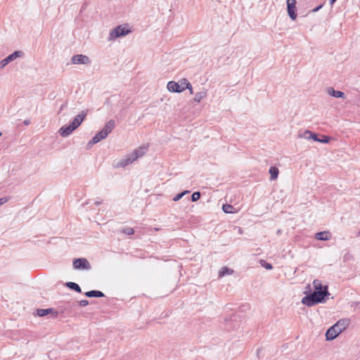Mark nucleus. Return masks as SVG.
Masks as SVG:
<instances>
[{
    "label": "nucleus",
    "mask_w": 360,
    "mask_h": 360,
    "mask_svg": "<svg viewBox=\"0 0 360 360\" xmlns=\"http://www.w3.org/2000/svg\"><path fill=\"white\" fill-rule=\"evenodd\" d=\"M328 295V286L325 285L323 290L314 291L304 296L302 299V303L307 307H313L319 303L324 302V297Z\"/></svg>",
    "instance_id": "f257e3e1"
},
{
    "label": "nucleus",
    "mask_w": 360,
    "mask_h": 360,
    "mask_svg": "<svg viewBox=\"0 0 360 360\" xmlns=\"http://www.w3.org/2000/svg\"><path fill=\"white\" fill-rule=\"evenodd\" d=\"M148 150V148L146 146H140L139 148L134 150L132 153L129 154L127 156L120 159L117 162L115 163V167H124L135 160H136L138 158H141L145 155Z\"/></svg>",
    "instance_id": "f03ea898"
},
{
    "label": "nucleus",
    "mask_w": 360,
    "mask_h": 360,
    "mask_svg": "<svg viewBox=\"0 0 360 360\" xmlns=\"http://www.w3.org/2000/svg\"><path fill=\"white\" fill-rule=\"evenodd\" d=\"M349 319H342L339 320L335 324L329 328L326 333L327 340H333L349 325Z\"/></svg>",
    "instance_id": "7ed1b4c3"
},
{
    "label": "nucleus",
    "mask_w": 360,
    "mask_h": 360,
    "mask_svg": "<svg viewBox=\"0 0 360 360\" xmlns=\"http://www.w3.org/2000/svg\"><path fill=\"white\" fill-rule=\"evenodd\" d=\"M299 138L305 139L307 140L313 139L314 141L327 143L330 141V138L328 136H323L321 140H319L316 134L309 130L304 131L302 134H299Z\"/></svg>",
    "instance_id": "20e7f679"
},
{
    "label": "nucleus",
    "mask_w": 360,
    "mask_h": 360,
    "mask_svg": "<svg viewBox=\"0 0 360 360\" xmlns=\"http://www.w3.org/2000/svg\"><path fill=\"white\" fill-rule=\"evenodd\" d=\"M130 32L131 30L128 28L127 25H119L111 30L109 39H115L120 37L126 36Z\"/></svg>",
    "instance_id": "39448f33"
},
{
    "label": "nucleus",
    "mask_w": 360,
    "mask_h": 360,
    "mask_svg": "<svg viewBox=\"0 0 360 360\" xmlns=\"http://www.w3.org/2000/svg\"><path fill=\"white\" fill-rule=\"evenodd\" d=\"M186 79L184 78L181 79L179 82H176L174 81H170L167 83V89L170 92H175V93H181L184 91V82L186 81Z\"/></svg>",
    "instance_id": "423d86ee"
},
{
    "label": "nucleus",
    "mask_w": 360,
    "mask_h": 360,
    "mask_svg": "<svg viewBox=\"0 0 360 360\" xmlns=\"http://www.w3.org/2000/svg\"><path fill=\"white\" fill-rule=\"evenodd\" d=\"M73 268L77 270H89L91 264L86 258H77L73 260Z\"/></svg>",
    "instance_id": "0eeeda50"
},
{
    "label": "nucleus",
    "mask_w": 360,
    "mask_h": 360,
    "mask_svg": "<svg viewBox=\"0 0 360 360\" xmlns=\"http://www.w3.org/2000/svg\"><path fill=\"white\" fill-rule=\"evenodd\" d=\"M22 52L20 51H15L13 53L8 56L0 62V69L5 68L8 63L14 60L15 58L22 56Z\"/></svg>",
    "instance_id": "6e6552de"
},
{
    "label": "nucleus",
    "mask_w": 360,
    "mask_h": 360,
    "mask_svg": "<svg viewBox=\"0 0 360 360\" xmlns=\"http://www.w3.org/2000/svg\"><path fill=\"white\" fill-rule=\"evenodd\" d=\"M287 11L289 17L292 20H295L297 18L296 14V0H287Z\"/></svg>",
    "instance_id": "1a4fd4ad"
},
{
    "label": "nucleus",
    "mask_w": 360,
    "mask_h": 360,
    "mask_svg": "<svg viewBox=\"0 0 360 360\" xmlns=\"http://www.w3.org/2000/svg\"><path fill=\"white\" fill-rule=\"evenodd\" d=\"M71 62L73 64H89L91 61L87 56L78 54L72 57Z\"/></svg>",
    "instance_id": "9d476101"
},
{
    "label": "nucleus",
    "mask_w": 360,
    "mask_h": 360,
    "mask_svg": "<svg viewBox=\"0 0 360 360\" xmlns=\"http://www.w3.org/2000/svg\"><path fill=\"white\" fill-rule=\"evenodd\" d=\"M86 115V112H82L80 114L77 115L71 122V125L73 127V129H77L83 122L85 117Z\"/></svg>",
    "instance_id": "9b49d317"
},
{
    "label": "nucleus",
    "mask_w": 360,
    "mask_h": 360,
    "mask_svg": "<svg viewBox=\"0 0 360 360\" xmlns=\"http://www.w3.org/2000/svg\"><path fill=\"white\" fill-rule=\"evenodd\" d=\"M108 136L105 134V133L101 130L98 132L93 139L88 143V146H91L94 144H96L101 141V140L105 139Z\"/></svg>",
    "instance_id": "f8f14e48"
},
{
    "label": "nucleus",
    "mask_w": 360,
    "mask_h": 360,
    "mask_svg": "<svg viewBox=\"0 0 360 360\" xmlns=\"http://www.w3.org/2000/svg\"><path fill=\"white\" fill-rule=\"evenodd\" d=\"M74 130H75V129H73V127L71 124H70L68 126H63L62 127H60L58 132L61 136L67 137L69 135H70Z\"/></svg>",
    "instance_id": "ddd939ff"
},
{
    "label": "nucleus",
    "mask_w": 360,
    "mask_h": 360,
    "mask_svg": "<svg viewBox=\"0 0 360 360\" xmlns=\"http://www.w3.org/2000/svg\"><path fill=\"white\" fill-rule=\"evenodd\" d=\"M115 126V122L113 120H109L103 127L102 131L105 133V135L108 136V134L112 131Z\"/></svg>",
    "instance_id": "4468645a"
},
{
    "label": "nucleus",
    "mask_w": 360,
    "mask_h": 360,
    "mask_svg": "<svg viewBox=\"0 0 360 360\" xmlns=\"http://www.w3.org/2000/svg\"><path fill=\"white\" fill-rule=\"evenodd\" d=\"M54 313V317H56L58 315L57 311H53V309L52 308L49 309H39L37 310V314L39 316H46L49 314Z\"/></svg>",
    "instance_id": "2eb2a0df"
},
{
    "label": "nucleus",
    "mask_w": 360,
    "mask_h": 360,
    "mask_svg": "<svg viewBox=\"0 0 360 360\" xmlns=\"http://www.w3.org/2000/svg\"><path fill=\"white\" fill-rule=\"evenodd\" d=\"M330 238V233L329 231H321L316 233L315 238L320 240H328Z\"/></svg>",
    "instance_id": "dca6fc26"
},
{
    "label": "nucleus",
    "mask_w": 360,
    "mask_h": 360,
    "mask_svg": "<svg viewBox=\"0 0 360 360\" xmlns=\"http://www.w3.org/2000/svg\"><path fill=\"white\" fill-rule=\"evenodd\" d=\"M328 94L330 96H333L335 98H345V95L344 92L340 91H336L333 88H329L328 89Z\"/></svg>",
    "instance_id": "f3484780"
},
{
    "label": "nucleus",
    "mask_w": 360,
    "mask_h": 360,
    "mask_svg": "<svg viewBox=\"0 0 360 360\" xmlns=\"http://www.w3.org/2000/svg\"><path fill=\"white\" fill-rule=\"evenodd\" d=\"M85 295L88 297H103L104 294L99 290H91L85 292Z\"/></svg>",
    "instance_id": "a211bd4d"
},
{
    "label": "nucleus",
    "mask_w": 360,
    "mask_h": 360,
    "mask_svg": "<svg viewBox=\"0 0 360 360\" xmlns=\"http://www.w3.org/2000/svg\"><path fill=\"white\" fill-rule=\"evenodd\" d=\"M207 96V91L203 89L200 92H198L194 97V101L197 103H200L203 98Z\"/></svg>",
    "instance_id": "6ab92c4d"
},
{
    "label": "nucleus",
    "mask_w": 360,
    "mask_h": 360,
    "mask_svg": "<svg viewBox=\"0 0 360 360\" xmlns=\"http://www.w3.org/2000/svg\"><path fill=\"white\" fill-rule=\"evenodd\" d=\"M233 274V270L231 269H229L226 266H224L223 268L221 269V270L219 271V277H223L226 275H231Z\"/></svg>",
    "instance_id": "aec40b11"
},
{
    "label": "nucleus",
    "mask_w": 360,
    "mask_h": 360,
    "mask_svg": "<svg viewBox=\"0 0 360 360\" xmlns=\"http://www.w3.org/2000/svg\"><path fill=\"white\" fill-rule=\"evenodd\" d=\"M271 180L276 179L279 173L278 169L276 167H271L269 169Z\"/></svg>",
    "instance_id": "412c9836"
},
{
    "label": "nucleus",
    "mask_w": 360,
    "mask_h": 360,
    "mask_svg": "<svg viewBox=\"0 0 360 360\" xmlns=\"http://www.w3.org/2000/svg\"><path fill=\"white\" fill-rule=\"evenodd\" d=\"M66 285L71 290H73L77 292H81V288L79 286L78 284L74 282H68L66 283Z\"/></svg>",
    "instance_id": "4be33fe9"
},
{
    "label": "nucleus",
    "mask_w": 360,
    "mask_h": 360,
    "mask_svg": "<svg viewBox=\"0 0 360 360\" xmlns=\"http://www.w3.org/2000/svg\"><path fill=\"white\" fill-rule=\"evenodd\" d=\"M222 210L225 213L231 214L236 212L235 208L233 206L229 204H225L222 207Z\"/></svg>",
    "instance_id": "5701e85b"
},
{
    "label": "nucleus",
    "mask_w": 360,
    "mask_h": 360,
    "mask_svg": "<svg viewBox=\"0 0 360 360\" xmlns=\"http://www.w3.org/2000/svg\"><path fill=\"white\" fill-rule=\"evenodd\" d=\"M313 285L315 288L314 291L323 290V288L325 287L322 285L321 281L319 280H314L313 282Z\"/></svg>",
    "instance_id": "b1692460"
},
{
    "label": "nucleus",
    "mask_w": 360,
    "mask_h": 360,
    "mask_svg": "<svg viewBox=\"0 0 360 360\" xmlns=\"http://www.w3.org/2000/svg\"><path fill=\"white\" fill-rule=\"evenodd\" d=\"M190 193V191H184L177 195H176L174 198H173V200L174 201H179L180 199H181L183 198V196H184L186 194H188Z\"/></svg>",
    "instance_id": "393cba45"
},
{
    "label": "nucleus",
    "mask_w": 360,
    "mask_h": 360,
    "mask_svg": "<svg viewBox=\"0 0 360 360\" xmlns=\"http://www.w3.org/2000/svg\"><path fill=\"white\" fill-rule=\"evenodd\" d=\"M121 232L126 235H132L134 233V230L133 228L127 227V228L122 229L121 230Z\"/></svg>",
    "instance_id": "a878e982"
},
{
    "label": "nucleus",
    "mask_w": 360,
    "mask_h": 360,
    "mask_svg": "<svg viewBox=\"0 0 360 360\" xmlns=\"http://www.w3.org/2000/svg\"><path fill=\"white\" fill-rule=\"evenodd\" d=\"M260 264L267 270L273 269V266L271 264L267 263L265 260L261 259Z\"/></svg>",
    "instance_id": "bb28decb"
},
{
    "label": "nucleus",
    "mask_w": 360,
    "mask_h": 360,
    "mask_svg": "<svg viewBox=\"0 0 360 360\" xmlns=\"http://www.w3.org/2000/svg\"><path fill=\"white\" fill-rule=\"evenodd\" d=\"M184 84H185L184 90L188 89L190 91L191 94H193L192 86L187 79L186 81L184 82Z\"/></svg>",
    "instance_id": "cd10ccee"
},
{
    "label": "nucleus",
    "mask_w": 360,
    "mask_h": 360,
    "mask_svg": "<svg viewBox=\"0 0 360 360\" xmlns=\"http://www.w3.org/2000/svg\"><path fill=\"white\" fill-rule=\"evenodd\" d=\"M200 195H201V194H200V193L199 191L194 192V193L192 194V195H191V200H192L193 202H195V201H197L198 200H199V199H200Z\"/></svg>",
    "instance_id": "c85d7f7f"
},
{
    "label": "nucleus",
    "mask_w": 360,
    "mask_h": 360,
    "mask_svg": "<svg viewBox=\"0 0 360 360\" xmlns=\"http://www.w3.org/2000/svg\"><path fill=\"white\" fill-rule=\"evenodd\" d=\"M79 305L81 307H86L89 304V301L88 300H81L79 302Z\"/></svg>",
    "instance_id": "c756f323"
},
{
    "label": "nucleus",
    "mask_w": 360,
    "mask_h": 360,
    "mask_svg": "<svg viewBox=\"0 0 360 360\" xmlns=\"http://www.w3.org/2000/svg\"><path fill=\"white\" fill-rule=\"evenodd\" d=\"M8 200V198H7V197L0 198V206L2 205L3 204L6 203Z\"/></svg>",
    "instance_id": "7c9ffc66"
},
{
    "label": "nucleus",
    "mask_w": 360,
    "mask_h": 360,
    "mask_svg": "<svg viewBox=\"0 0 360 360\" xmlns=\"http://www.w3.org/2000/svg\"><path fill=\"white\" fill-rule=\"evenodd\" d=\"M321 7H322V6H321V5H320V6H319L316 7L315 8H314V9L312 10V11H313V12H317V11H319Z\"/></svg>",
    "instance_id": "2f4dec72"
},
{
    "label": "nucleus",
    "mask_w": 360,
    "mask_h": 360,
    "mask_svg": "<svg viewBox=\"0 0 360 360\" xmlns=\"http://www.w3.org/2000/svg\"><path fill=\"white\" fill-rule=\"evenodd\" d=\"M30 120H25V121L23 122L24 124H25V125H28V124H30Z\"/></svg>",
    "instance_id": "473e14b6"
},
{
    "label": "nucleus",
    "mask_w": 360,
    "mask_h": 360,
    "mask_svg": "<svg viewBox=\"0 0 360 360\" xmlns=\"http://www.w3.org/2000/svg\"><path fill=\"white\" fill-rule=\"evenodd\" d=\"M101 204V200H96V201L95 202V205H100Z\"/></svg>",
    "instance_id": "72a5a7b5"
},
{
    "label": "nucleus",
    "mask_w": 360,
    "mask_h": 360,
    "mask_svg": "<svg viewBox=\"0 0 360 360\" xmlns=\"http://www.w3.org/2000/svg\"><path fill=\"white\" fill-rule=\"evenodd\" d=\"M329 1H330V4L331 5H333L336 1V0H329Z\"/></svg>",
    "instance_id": "f704fd0d"
},
{
    "label": "nucleus",
    "mask_w": 360,
    "mask_h": 360,
    "mask_svg": "<svg viewBox=\"0 0 360 360\" xmlns=\"http://www.w3.org/2000/svg\"><path fill=\"white\" fill-rule=\"evenodd\" d=\"M277 233H278V234L281 233V230H278V231H277Z\"/></svg>",
    "instance_id": "c9c22d12"
},
{
    "label": "nucleus",
    "mask_w": 360,
    "mask_h": 360,
    "mask_svg": "<svg viewBox=\"0 0 360 360\" xmlns=\"http://www.w3.org/2000/svg\"><path fill=\"white\" fill-rule=\"evenodd\" d=\"M1 136V133L0 132V136Z\"/></svg>",
    "instance_id": "e433bc0d"
},
{
    "label": "nucleus",
    "mask_w": 360,
    "mask_h": 360,
    "mask_svg": "<svg viewBox=\"0 0 360 360\" xmlns=\"http://www.w3.org/2000/svg\"><path fill=\"white\" fill-rule=\"evenodd\" d=\"M359 236H360V232L359 233Z\"/></svg>",
    "instance_id": "4c0bfd02"
}]
</instances>
